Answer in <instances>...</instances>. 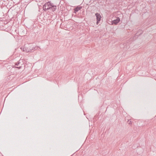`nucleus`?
I'll use <instances>...</instances> for the list:
<instances>
[{
	"label": "nucleus",
	"instance_id": "1a4fd4ad",
	"mask_svg": "<svg viewBox=\"0 0 156 156\" xmlns=\"http://www.w3.org/2000/svg\"><path fill=\"white\" fill-rule=\"evenodd\" d=\"M20 48L22 50H23V51H25V48H22V47H21Z\"/></svg>",
	"mask_w": 156,
	"mask_h": 156
},
{
	"label": "nucleus",
	"instance_id": "f257e3e1",
	"mask_svg": "<svg viewBox=\"0 0 156 156\" xmlns=\"http://www.w3.org/2000/svg\"><path fill=\"white\" fill-rule=\"evenodd\" d=\"M31 47H32V46L31 45H29V47H25V51H26L27 52H32V50H33V49H34V50H38V48H39L37 46L34 47H34H32L33 48H32Z\"/></svg>",
	"mask_w": 156,
	"mask_h": 156
},
{
	"label": "nucleus",
	"instance_id": "39448f33",
	"mask_svg": "<svg viewBox=\"0 0 156 156\" xmlns=\"http://www.w3.org/2000/svg\"><path fill=\"white\" fill-rule=\"evenodd\" d=\"M143 31L142 30H138L136 34L135 37H137L139 35H140L143 33Z\"/></svg>",
	"mask_w": 156,
	"mask_h": 156
},
{
	"label": "nucleus",
	"instance_id": "9d476101",
	"mask_svg": "<svg viewBox=\"0 0 156 156\" xmlns=\"http://www.w3.org/2000/svg\"><path fill=\"white\" fill-rule=\"evenodd\" d=\"M15 67L16 68H17L19 69H20L21 68L22 66H19V67Z\"/></svg>",
	"mask_w": 156,
	"mask_h": 156
},
{
	"label": "nucleus",
	"instance_id": "0eeeda50",
	"mask_svg": "<svg viewBox=\"0 0 156 156\" xmlns=\"http://www.w3.org/2000/svg\"><path fill=\"white\" fill-rule=\"evenodd\" d=\"M56 9V6L55 5H52L51 9H50L53 12H54Z\"/></svg>",
	"mask_w": 156,
	"mask_h": 156
},
{
	"label": "nucleus",
	"instance_id": "6e6552de",
	"mask_svg": "<svg viewBox=\"0 0 156 156\" xmlns=\"http://www.w3.org/2000/svg\"><path fill=\"white\" fill-rule=\"evenodd\" d=\"M20 60H19L17 62H16L15 63V65L16 66H18L20 63Z\"/></svg>",
	"mask_w": 156,
	"mask_h": 156
},
{
	"label": "nucleus",
	"instance_id": "7ed1b4c3",
	"mask_svg": "<svg viewBox=\"0 0 156 156\" xmlns=\"http://www.w3.org/2000/svg\"><path fill=\"white\" fill-rule=\"evenodd\" d=\"M120 19L119 17H117L116 19L112 21V24L117 25L120 22Z\"/></svg>",
	"mask_w": 156,
	"mask_h": 156
},
{
	"label": "nucleus",
	"instance_id": "f03ea898",
	"mask_svg": "<svg viewBox=\"0 0 156 156\" xmlns=\"http://www.w3.org/2000/svg\"><path fill=\"white\" fill-rule=\"evenodd\" d=\"M52 4L49 2L46 3L43 6V9L44 11H46L51 9Z\"/></svg>",
	"mask_w": 156,
	"mask_h": 156
},
{
	"label": "nucleus",
	"instance_id": "20e7f679",
	"mask_svg": "<svg viewBox=\"0 0 156 156\" xmlns=\"http://www.w3.org/2000/svg\"><path fill=\"white\" fill-rule=\"evenodd\" d=\"M95 15L96 16V19L97 20V24H98V23H99V22L101 20V17L100 14L98 13H95Z\"/></svg>",
	"mask_w": 156,
	"mask_h": 156
},
{
	"label": "nucleus",
	"instance_id": "423d86ee",
	"mask_svg": "<svg viewBox=\"0 0 156 156\" xmlns=\"http://www.w3.org/2000/svg\"><path fill=\"white\" fill-rule=\"evenodd\" d=\"M82 8L81 7H77L74 9L75 13H76L79 10L81 9Z\"/></svg>",
	"mask_w": 156,
	"mask_h": 156
}]
</instances>
